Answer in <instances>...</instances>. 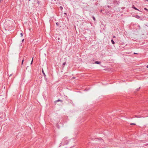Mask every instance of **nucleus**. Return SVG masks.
<instances>
[{"label":"nucleus","mask_w":148,"mask_h":148,"mask_svg":"<svg viewBox=\"0 0 148 148\" xmlns=\"http://www.w3.org/2000/svg\"><path fill=\"white\" fill-rule=\"evenodd\" d=\"M33 58H32V62L31 63V64H32V62H33Z\"/></svg>","instance_id":"nucleus-8"},{"label":"nucleus","mask_w":148,"mask_h":148,"mask_svg":"<svg viewBox=\"0 0 148 148\" xmlns=\"http://www.w3.org/2000/svg\"><path fill=\"white\" fill-rule=\"evenodd\" d=\"M147 11H148V10H147Z\"/></svg>","instance_id":"nucleus-23"},{"label":"nucleus","mask_w":148,"mask_h":148,"mask_svg":"<svg viewBox=\"0 0 148 148\" xmlns=\"http://www.w3.org/2000/svg\"><path fill=\"white\" fill-rule=\"evenodd\" d=\"M23 60L22 61V64H23Z\"/></svg>","instance_id":"nucleus-14"},{"label":"nucleus","mask_w":148,"mask_h":148,"mask_svg":"<svg viewBox=\"0 0 148 148\" xmlns=\"http://www.w3.org/2000/svg\"><path fill=\"white\" fill-rule=\"evenodd\" d=\"M66 62H64L63 64V65H65V64H66Z\"/></svg>","instance_id":"nucleus-13"},{"label":"nucleus","mask_w":148,"mask_h":148,"mask_svg":"<svg viewBox=\"0 0 148 148\" xmlns=\"http://www.w3.org/2000/svg\"><path fill=\"white\" fill-rule=\"evenodd\" d=\"M93 20H94V21H95V18L94 17H93Z\"/></svg>","instance_id":"nucleus-12"},{"label":"nucleus","mask_w":148,"mask_h":148,"mask_svg":"<svg viewBox=\"0 0 148 148\" xmlns=\"http://www.w3.org/2000/svg\"><path fill=\"white\" fill-rule=\"evenodd\" d=\"M133 8L135 10L139 11V10L138 9L136 8L134 6H133Z\"/></svg>","instance_id":"nucleus-5"},{"label":"nucleus","mask_w":148,"mask_h":148,"mask_svg":"<svg viewBox=\"0 0 148 148\" xmlns=\"http://www.w3.org/2000/svg\"><path fill=\"white\" fill-rule=\"evenodd\" d=\"M113 37L114 38H115V36H114Z\"/></svg>","instance_id":"nucleus-18"},{"label":"nucleus","mask_w":148,"mask_h":148,"mask_svg":"<svg viewBox=\"0 0 148 148\" xmlns=\"http://www.w3.org/2000/svg\"><path fill=\"white\" fill-rule=\"evenodd\" d=\"M29 1H30L31 0H29Z\"/></svg>","instance_id":"nucleus-22"},{"label":"nucleus","mask_w":148,"mask_h":148,"mask_svg":"<svg viewBox=\"0 0 148 148\" xmlns=\"http://www.w3.org/2000/svg\"><path fill=\"white\" fill-rule=\"evenodd\" d=\"M64 14H66V13H64Z\"/></svg>","instance_id":"nucleus-20"},{"label":"nucleus","mask_w":148,"mask_h":148,"mask_svg":"<svg viewBox=\"0 0 148 148\" xmlns=\"http://www.w3.org/2000/svg\"><path fill=\"white\" fill-rule=\"evenodd\" d=\"M135 17L137 18H140V16L138 15H136L135 16Z\"/></svg>","instance_id":"nucleus-4"},{"label":"nucleus","mask_w":148,"mask_h":148,"mask_svg":"<svg viewBox=\"0 0 148 148\" xmlns=\"http://www.w3.org/2000/svg\"><path fill=\"white\" fill-rule=\"evenodd\" d=\"M57 23H56V24H57V25H58V24H57Z\"/></svg>","instance_id":"nucleus-21"},{"label":"nucleus","mask_w":148,"mask_h":148,"mask_svg":"<svg viewBox=\"0 0 148 148\" xmlns=\"http://www.w3.org/2000/svg\"><path fill=\"white\" fill-rule=\"evenodd\" d=\"M147 1H148V0H146Z\"/></svg>","instance_id":"nucleus-19"},{"label":"nucleus","mask_w":148,"mask_h":148,"mask_svg":"<svg viewBox=\"0 0 148 148\" xmlns=\"http://www.w3.org/2000/svg\"><path fill=\"white\" fill-rule=\"evenodd\" d=\"M62 101L60 100H56L55 101L54 103L55 104H56L57 103V102L58 101H61L62 102Z\"/></svg>","instance_id":"nucleus-1"},{"label":"nucleus","mask_w":148,"mask_h":148,"mask_svg":"<svg viewBox=\"0 0 148 148\" xmlns=\"http://www.w3.org/2000/svg\"><path fill=\"white\" fill-rule=\"evenodd\" d=\"M21 36H23V34L22 33H21Z\"/></svg>","instance_id":"nucleus-10"},{"label":"nucleus","mask_w":148,"mask_h":148,"mask_svg":"<svg viewBox=\"0 0 148 148\" xmlns=\"http://www.w3.org/2000/svg\"><path fill=\"white\" fill-rule=\"evenodd\" d=\"M42 73H43V75H44V76H45H45H46V75H45V73H44V71H43V69H42Z\"/></svg>","instance_id":"nucleus-2"},{"label":"nucleus","mask_w":148,"mask_h":148,"mask_svg":"<svg viewBox=\"0 0 148 148\" xmlns=\"http://www.w3.org/2000/svg\"><path fill=\"white\" fill-rule=\"evenodd\" d=\"M24 39H23V40H22V42H23L24 40Z\"/></svg>","instance_id":"nucleus-15"},{"label":"nucleus","mask_w":148,"mask_h":148,"mask_svg":"<svg viewBox=\"0 0 148 148\" xmlns=\"http://www.w3.org/2000/svg\"><path fill=\"white\" fill-rule=\"evenodd\" d=\"M111 42H112V43L113 44H114L115 43H114V41H113V40H111Z\"/></svg>","instance_id":"nucleus-6"},{"label":"nucleus","mask_w":148,"mask_h":148,"mask_svg":"<svg viewBox=\"0 0 148 148\" xmlns=\"http://www.w3.org/2000/svg\"><path fill=\"white\" fill-rule=\"evenodd\" d=\"M28 67V66H27V68H26V69H27Z\"/></svg>","instance_id":"nucleus-17"},{"label":"nucleus","mask_w":148,"mask_h":148,"mask_svg":"<svg viewBox=\"0 0 148 148\" xmlns=\"http://www.w3.org/2000/svg\"><path fill=\"white\" fill-rule=\"evenodd\" d=\"M101 63V62H98V61H96L95 62V64H100Z\"/></svg>","instance_id":"nucleus-3"},{"label":"nucleus","mask_w":148,"mask_h":148,"mask_svg":"<svg viewBox=\"0 0 148 148\" xmlns=\"http://www.w3.org/2000/svg\"><path fill=\"white\" fill-rule=\"evenodd\" d=\"M144 9L145 10H148V9H147L146 8H145Z\"/></svg>","instance_id":"nucleus-11"},{"label":"nucleus","mask_w":148,"mask_h":148,"mask_svg":"<svg viewBox=\"0 0 148 148\" xmlns=\"http://www.w3.org/2000/svg\"><path fill=\"white\" fill-rule=\"evenodd\" d=\"M147 67L148 68V65L147 66Z\"/></svg>","instance_id":"nucleus-16"},{"label":"nucleus","mask_w":148,"mask_h":148,"mask_svg":"<svg viewBox=\"0 0 148 148\" xmlns=\"http://www.w3.org/2000/svg\"><path fill=\"white\" fill-rule=\"evenodd\" d=\"M130 125H136V124L135 123H131L130 124Z\"/></svg>","instance_id":"nucleus-7"},{"label":"nucleus","mask_w":148,"mask_h":148,"mask_svg":"<svg viewBox=\"0 0 148 148\" xmlns=\"http://www.w3.org/2000/svg\"><path fill=\"white\" fill-rule=\"evenodd\" d=\"M60 9H61V10H62V9H63V8H62V6H60Z\"/></svg>","instance_id":"nucleus-9"}]
</instances>
